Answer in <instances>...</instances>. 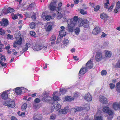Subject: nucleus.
Returning a JSON list of instances; mask_svg holds the SVG:
<instances>
[{"instance_id":"11","label":"nucleus","mask_w":120,"mask_h":120,"mask_svg":"<svg viewBox=\"0 0 120 120\" xmlns=\"http://www.w3.org/2000/svg\"><path fill=\"white\" fill-rule=\"evenodd\" d=\"M88 71L87 67H82L80 69L79 73V75L81 76V75H83Z\"/></svg>"},{"instance_id":"44","label":"nucleus","mask_w":120,"mask_h":120,"mask_svg":"<svg viewBox=\"0 0 120 120\" xmlns=\"http://www.w3.org/2000/svg\"><path fill=\"white\" fill-rule=\"evenodd\" d=\"M100 8V6L99 5H97L94 7V11H98Z\"/></svg>"},{"instance_id":"19","label":"nucleus","mask_w":120,"mask_h":120,"mask_svg":"<svg viewBox=\"0 0 120 120\" xmlns=\"http://www.w3.org/2000/svg\"><path fill=\"white\" fill-rule=\"evenodd\" d=\"M101 31L100 28L98 27H95L93 30L92 33L94 34L97 35L99 34Z\"/></svg>"},{"instance_id":"15","label":"nucleus","mask_w":120,"mask_h":120,"mask_svg":"<svg viewBox=\"0 0 120 120\" xmlns=\"http://www.w3.org/2000/svg\"><path fill=\"white\" fill-rule=\"evenodd\" d=\"M99 99L100 101L103 104H107L108 102L107 98L104 96H100Z\"/></svg>"},{"instance_id":"10","label":"nucleus","mask_w":120,"mask_h":120,"mask_svg":"<svg viewBox=\"0 0 120 120\" xmlns=\"http://www.w3.org/2000/svg\"><path fill=\"white\" fill-rule=\"evenodd\" d=\"M79 18L77 16H75L72 19H69L67 21L68 24H70V23H72L73 24L76 25L78 21L79 20Z\"/></svg>"},{"instance_id":"61","label":"nucleus","mask_w":120,"mask_h":120,"mask_svg":"<svg viewBox=\"0 0 120 120\" xmlns=\"http://www.w3.org/2000/svg\"><path fill=\"white\" fill-rule=\"evenodd\" d=\"M21 88L22 93V92H25L27 90V89L25 88L21 87Z\"/></svg>"},{"instance_id":"28","label":"nucleus","mask_w":120,"mask_h":120,"mask_svg":"<svg viewBox=\"0 0 120 120\" xmlns=\"http://www.w3.org/2000/svg\"><path fill=\"white\" fill-rule=\"evenodd\" d=\"M112 53L110 51L105 50V55L106 57H110L111 56Z\"/></svg>"},{"instance_id":"63","label":"nucleus","mask_w":120,"mask_h":120,"mask_svg":"<svg viewBox=\"0 0 120 120\" xmlns=\"http://www.w3.org/2000/svg\"><path fill=\"white\" fill-rule=\"evenodd\" d=\"M42 115L40 114L38 116V120H42Z\"/></svg>"},{"instance_id":"41","label":"nucleus","mask_w":120,"mask_h":120,"mask_svg":"<svg viewBox=\"0 0 120 120\" xmlns=\"http://www.w3.org/2000/svg\"><path fill=\"white\" fill-rule=\"evenodd\" d=\"M55 95V94H54V93H53L52 94L53 96V99L54 101H56L58 100V96H54V95Z\"/></svg>"},{"instance_id":"25","label":"nucleus","mask_w":120,"mask_h":120,"mask_svg":"<svg viewBox=\"0 0 120 120\" xmlns=\"http://www.w3.org/2000/svg\"><path fill=\"white\" fill-rule=\"evenodd\" d=\"M85 100L88 101H90L92 100V96L90 94L88 93V94H86L85 97Z\"/></svg>"},{"instance_id":"62","label":"nucleus","mask_w":120,"mask_h":120,"mask_svg":"<svg viewBox=\"0 0 120 120\" xmlns=\"http://www.w3.org/2000/svg\"><path fill=\"white\" fill-rule=\"evenodd\" d=\"M71 111H72V112L74 113H75L77 112L75 107L71 109Z\"/></svg>"},{"instance_id":"54","label":"nucleus","mask_w":120,"mask_h":120,"mask_svg":"<svg viewBox=\"0 0 120 120\" xmlns=\"http://www.w3.org/2000/svg\"><path fill=\"white\" fill-rule=\"evenodd\" d=\"M31 18L33 20H35L36 18L35 14V13H33V14L31 16Z\"/></svg>"},{"instance_id":"30","label":"nucleus","mask_w":120,"mask_h":120,"mask_svg":"<svg viewBox=\"0 0 120 120\" xmlns=\"http://www.w3.org/2000/svg\"><path fill=\"white\" fill-rule=\"evenodd\" d=\"M19 16L20 17H21V14H17L14 15L13 14H12L11 16H12V18L13 20H15L17 18V17Z\"/></svg>"},{"instance_id":"53","label":"nucleus","mask_w":120,"mask_h":120,"mask_svg":"<svg viewBox=\"0 0 120 120\" xmlns=\"http://www.w3.org/2000/svg\"><path fill=\"white\" fill-rule=\"evenodd\" d=\"M109 85L110 88L111 89H113L115 88V85L112 83H111Z\"/></svg>"},{"instance_id":"48","label":"nucleus","mask_w":120,"mask_h":120,"mask_svg":"<svg viewBox=\"0 0 120 120\" xmlns=\"http://www.w3.org/2000/svg\"><path fill=\"white\" fill-rule=\"evenodd\" d=\"M30 33L31 36L34 37H35L36 36L35 33L34 31H30Z\"/></svg>"},{"instance_id":"8","label":"nucleus","mask_w":120,"mask_h":120,"mask_svg":"<svg viewBox=\"0 0 120 120\" xmlns=\"http://www.w3.org/2000/svg\"><path fill=\"white\" fill-rule=\"evenodd\" d=\"M47 46H44V43L42 40H40L38 42V50L43 49L44 50L47 48Z\"/></svg>"},{"instance_id":"52","label":"nucleus","mask_w":120,"mask_h":120,"mask_svg":"<svg viewBox=\"0 0 120 120\" xmlns=\"http://www.w3.org/2000/svg\"><path fill=\"white\" fill-rule=\"evenodd\" d=\"M51 16L49 15H47L45 16V18L46 20H49L51 19Z\"/></svg>"},{"instance_id":"6","label":"nucleus","mask_w":120,"mask_h":120,"mask_svg":"<svg viewBox=\"0 0 120 120\" xmlns=\"http://www.w3.org/2000/svg\"><path fill=\"white\" fill-rule=\"evenodd\" d=\"M56 39V37L54 35L52 36L50 38V41H51V45L54 48H57L58 47L57 45L58 43L57 42L55 45V41Z\"/></svg>"},{"instance_id":"49","label":"nucleus","mask_w":120,"mask_h":120,"mask_svg":"<svg viewBox=\"0 0 120 120\" xmlns=\"http://www.w3.org/2000/svg\"><path fill=\"white\" fill-rule=\"evenodd\" d=\"M101 75H106L107 74V72L106 70H103L101 72Z\"/></svg>"},{"instance_id":"42","label":"nucleus","mask_w":120,"mask_h":120,"mask_svg":"<svg viewBox=\"0 0 120 120\" xmlns=\"http://www.w3.org/2000/svg\"><path fill=\"white\" fill-rule=\"evenodd\" d=\"M77 111H81L83 109L82 107H75Z\"/></svg>"},{"instance_id":"43","label":"nucleus","mask_w":120,"mask_h":120,"mask_svg":"<svg viewBox=\"0 0 120 120\" xmlns=\"http://www.w3.org/2000/svg\"><path fill=\"white\" fill-rule=\"evenodd\" d=\"M56 116L54 114L53 115H51L50 117V119L51 120H54L56 118Z\"/></svg>"},{"instance_id":"34","label":"nucleus","mask_w":120,"mask_h":120,"mask_svg":"<svg viewBox=\"0 0 120 120\" xmlns=\"http://www.w3.org/2000/svg\"><path fill=\"white\" fill-rule=\"evenodd\" d=\"M27 98V96H24L23 99L27 101H30L32 99V98L31 97H29L28 98V99Z\"/></svg>"},{"instance_id":"33","label":"nucleus","mask_w":120,"mask_h":120,"mask_svg":"<svg viewBox=\"0 0 120 120\" xmlns=\"http://www.w3.org/2000/svg\"><path fill=\"white\" fill-rule=\"evenodd\" d=\"M106 3H105L104 4V7L105 8H106L107 9L109 7L108 4H109V0H106L105 1Z\"/></svg>"},{"instance_id":"9","label":"nucleus","mask_w":120,"mask_h":120,"mask_svg":"<svg viewBox=\"0 0 120 120\" xmlns=\"http://www.w3.org/2000/svg\"><path fill=\"white\" fill-rule=\"evenodd\" d=\"M4 105L9 107L13 108L15 107V102L12 101H6L4 102Z\"/></svg>"},{"instance_id":"45","label":"nucleus","mask_w":120,"mask_h":120,"mask_svg":"<svg viewBox=\"0 0 120 120\" xmlns=\"http://www.w3.org/2000/svg\"><path fill=\"white\" fill-rule=\"evenodd\" d=\"M95 120H102V116H96L95 117V116H94Z\"/></svg>"},{"instance_id":"38","label":"nucleus","mask_w":120,"mask_h":120,"mask_svg":"<svg viewBox=\"0 0 120 120\" xmlns=\"http://www.w3.org/2000/svg\"><path fill=\"white\" fill-rule=\"evenodd\" d=\"M15 11L12 8H9L8 9L7 13L12 12H14Z\"/></svg>"},{"instance_id":"3","label":"nucleus","mask_w":120,"mask_h":120,"mask_svg":"<svg viewBox=\"0 0 120 120\" xmlns=\"http://www.w3.org/2000/svg\"><path fill=\"white\" fill-rule=\"evenodd\" d=\"M102 110L104 112L107 113L109 115L108 117V120H111L112 119L113 117V113L112 111L109 110L108 107L104 106L103 109Z\"/></svg>"},{"instance_id":"22","label":"nucleus","mask_w":120,"mask_h":120,"mask_svg":"<svg viewBox=\"0 0 120 120\" xmlns=\"http://www.w3.org/2000/svg\"><path fill=\"white\" fill-rule=\"evenodd\" d=\"M86 66L87 68L91 69L93 66V64L91 60H89L86 63Z\"/></svg>"},{"instance_id":"1","label":"nucleus","mask_w":120,"mask_h":120,"mask_svg":"<svg viewBox=\"0 0 120 120\" xmlns=\"http://www.w3.org/2000/svg\"><path fill=\"white\" fill-rule=\"evenodd\" d=\"M14 36L16 40L13 43V46L15 48L17 47L18 45H20L22 42V38L21 36V34L19 31H16L14 34Z\"/></svg>"},{"instance_id":"13","label":"nucleus","mask_w":120,"mask_h":120,"mask_svg":"<svg viewBox=\"0 0 120 120\" xmlns=\"http://www.w3.org/2000/svg\"><path fill=\"white\" fill-rule=\"evenodd\" d=\"M52 105L55 109L56 111H58L61 108L60 104L56 101H54L52 103Z\"/></svg>"},{"instance_id":"26","label":"nucleus","mask_w":120,"mask_h":120,"mask_svg":"<svg viewBox=\"0 0 120 120\" xmlns=\"http://www.w3.org/2000/svg\"><path fill=\"white\" fill-rule=\"evenodd\" d=\"M1 25L3 26H6L8 24V21L5 19H3L2 22H0Z\"/></svg>"},{"instance_id":"31","label":"nucleus","mask_w":120,"mask_h":120,"mask_svg":"<svg viewBox=\"0 0 120 120\" xmlns=\"http://www.w3.org/2000/svg\"><path fill=\"white\" fill-rule=\"evenodd\" d=\"M65 99L66 101H71L73 100V98L70 96H68L65 97Z\"/></svg>"},{"instance_id":"40","label":"nucleus","mask_w":120,"mask_h":120,"mask_svg":"<svg viewBox=\"0 0 120 120\" xmlns=\"http://www.w3.org/2000/svg\"><path fill=\"white\" fill-rule=\"evenodd\" d=\"M63 15L61 13H59L58 12L57 16V19H60L62 17Z\"/></svg>"},{"instance_id":"37","label":"nucleus","mask_w":120,"mask_h":120,"mask_svg":"<svg viewBox=\"0 0 120 120\" xmlns=\"http://www.w3.org/2000/svg\"><path fill=\"white\" fill-rule=\"evenodd\" d=\"M80 31V30L79 27H77L76 28L75 31V33L77 35H78L79 34Z\"/></svg>"},{"instance_id":"12","label":"nucleus","mask_w":120,"mask_h":120,"mask_svg":"<svg viewBox=\"0 0 120 120\" xmlns=\"http://www.w3.org/2000/svg\"><path fill=\"white\" fill-rule=\"evenodd\" d=\"M52 105L55 109L56 111H58L61 108L60 104L56 101H54L52 103Z\"/></svg>"},{"instance_id":"5","label":"nucleus","mask_w":120,"mask_h":120,"mask_svg":"<svg viewBox=\"0 0 120 120\" xmlns=\"http://www.w3.org/2000/svg\"><path fill=\"white\" fill-rule=\"evenodd\" d=\"M42 100L46 102L47 103H50L51 101V97L49 96V94L46 92L43 93L42 94Z\"/></svg>"},{"instance_id":"60","label":"nucleus","mask_w":120,"mask_h":120,"mask_svg":"<svg viewBox=\"0 0 120 120\" xmlns=\"http://www.w3.org/2000/svg\"><path fill=\"white\" fill-rule=\"evenodd\" d=\"M10 46V44H8V46H5V47L4 49L8 50L11 47Z\"/></svg>"},{"instance_id":"59","label":"nucleus","mask_w":120,"mask_h":120,"mask_svg":"<svg viewBox=\"0 0 120 120\" xmlns=\"http://www.w3.org/2000/svg\"><path fill=\"white\" fill-rule=\"evenodd\" d=\"M80 13L81 14L85 15L86 14V11H85L83 9H81L80 11Z\"/></svg>"},{"instance_id":"35","label":"nucleus","mask_w":120,"mask_h":120,"mask_svg":"<svg viewBox=\"0 0 120 120\" xmlns=\"http://www.w3.org/2000/svg\"><path fill=\"white\" fill-rule=\"evenodd\" d=\"M59 90L61 92V94L63 95L67 91V90L65 88L63 89L60 88L59 89Z\"/></svg>"},{"instance_id":"23","label":"nucleus","mask_w":120,"mask_h":120,"mask_svg":"<svg viewBox=\"0 0 120 120\" xmlns=\"http://www.w3.org/2000/svg\"><path fill=\"white\" fill-rule=\"evenodd\" d=\"M100 17L101 18L104 20V22H105L107 21V19L109 17L106 14L104 13H102L100 15Z\"/></svg>"},{"instance_id":"7","label":"nucleus","mask_w":120,"mask_h":120,"mask_svg":"<svg viewBox=\"0 0 120 120\" xmlns=\"http://www.w3.org/2000/svg\"><path fill=\"white\" fill-rule=\"evenodd\" d=\"M96 55L95 57V60L97 62H99L102 59V52L100 51H98L96 52Z\"/></svg>"},{"instance_id":"36","label":"nucleus","mask_w":120,"mask_h":120,"mask_svg":"<svg viewBox=\"0 0 120 120\" xmlns=\"http://www.w3.org/2000/svg\"><path fill=\"white\" fill-rule=\"evenodd\" d=\"M116 90L117 91H118L120 90V81L117 82L116 85Z\"/></svg>"},{"instance_id":"46","label":"nucleus","mask_w":120,"mask_h":120,"mask_svg":"<svg viewBox=\"0 0 120 120\" xmlns=\"http://www.w3.org/2000/svg\"><path fill=\"white\" fill-rule=\"evenodd\" d=\"M120 65L119 61L114 66V68H120Z\"/></svg>"},{"instance_id":"20","label":"nucleus","mask_w":120,"mask_h":120,"mask_svg":"<svg viewBox=\"0 0 120 120\" xmlns=\"http://www.w3.org/2000/svg\"><path fill=\"white\" fill-rule=\"evenodd\" d=\"M114 109L117 110L119 109H120V101L118 104L117 102H115L112 105Z\"/></svg>"},{"instance_id":"64","label":"nucleus","mask_w":120,"mask_h":120,"mask_svg":"<svg viewBox=\"0 0 120 120\" xmlns=\"http://www.w3.org/2000/svg\"><path fill=\"white\" fill-rule=\"evenodd\" d=\"M8 39H10L13 38V36L12 35H10V34H8L7 35Z\"/></svg>"},{"instance_id":"57","label":"nucleus","mask_w":120,"mask_h":120,"mask_svg":"<svg viewBox=\"0 0 120 120\" xmlns=\"http://www.w3.org/2000/svg\"><path fill=\"white\" fill-rule=\"evenodd\" d=\"M0 55L1 57L0 58L1 61H2V60H6V59L4 57V56L2 54H1Z\"/></svg>"},{"instance_id":"56","label":"nucleus","mask_w":120,"mask_h":120,"mask_svg":"<svg viewBox=\"0 0 120 120\" xmlns=\"http://www.w3.org/2000/svg\"><path fill=\"white\" fill-rule=\"evenodd\" d=\"M79 97V95L77 93H75L74 94V95L73 96V100H74V99H77Z\"/></svg>"},{"instance_id":"58","label":"nucleus","mask_w":120,"mask_h":120,"mask_svg":"<svg viewBox=\"0 0 120 120\" xmlns=\"http://www.w3.org/2000/svg\"><path fill=\"white\" fill-rule=\"evenodd\" d=\"M84 109L86 110L87 111L88 110L90 109V107L88 105H85L84 107Z\"/></svg>"},{"instance_id":"2","label":"nucleus","mask_w":120,"mask_h":120,"mask_svg":"<svg viewBox=\"0 0 120 120\" xmlns=\"http://www.w3.org/2000/svg\"><path fill=\"white\" fill-rule=\"evenodd\" d=\"M78 25L79 26H83L84 27L87 28L89 27V22L86 20H83L82 19L79 18L78 22Z\"/></svg>"},{"instance_id":"29","label":"nucleus","mask_w":120,"mask_h":120,"mask_svg":"<svg viewBox=\"0 0 120 120\" xmlns=\"http://www.w3.org/2000/svg\"><path fill=\"white\" fill-rule=\"evenodd\" d=\"M59 33L60 36L62 38L64 37L66 34V32L64 30H61L59 32Z\"/></svg>"},{"instance_id":"14","label":"nucleus","mask_w":120,"mask_h":120,"mask_svg":"<svg viewBox=\"0 0 120 120\" xmlns=\"http://www.w3.org/2000/svg\"><path fill=\"white\" fill-rule=\"evenodd\" d=\"M56 1H53L51 2L49 6L50 9L52 11H53L55 10L56 8Z\"/></svg>"},{"instance_id":"27","label":"nucleus","mask_w":120,"mask_h":120,"mask_svg":"<svg viewBox=\"0 0 120 120\" xmlns=\"http://www.w3.org/2000/svg\"><path fill=\"white\" fill-rule=\"evenodd\" d=\"M38 106V98H36L34 100L33 103V107L34 108L37 109Z\"/></svg>"},{"instance_id":"47","label":"nucleus","mask_w":120,"mask_h":120,"mask_svg":"<svg viewBox=\"0 0 120 120\" xmlns=\"http://www.w3.org/2000/svg\"><path fill=\"white\" fill-rule=\"evenodd\" d=\"M27 107V104L26 103H24L23 104L21 108L22 109H25Z\"/></svg>"},{"instance_id":"51","label":"nucleus","mask_w":120,"mask_h":120,"mask_svg":"<svg viewBox=\"0 0 120 120\" xmlns=\"http://www.w3.org/2000/svg\"><path fill=\"white\" fill-rule=\"evenodd\" d=\"M30 25V27L31 29H33L35 26V24L34 22H32L31 23Z\"/></svg>"},{"instance_id":"55","label":"nucleus","mask_w":120,"mask_h":120,"mask_svg":"<svg viewBox=\"0 0 120 120\" xmlns=\"http://www.w3.org/2000/svg\"><path fill=\"white\" fill-rule=\"evenodd\" d=\"M114 6V5L112 4L109 7H108V8H107V9L109 11H112Z\"/></svg>"},{"instance_id":"16","label":"nucleus","mask_w":120,"mask_h":120,"mask_svg":"<svg viewBox=\"0 0 120 120\" xmlns=\"http://www.w3.org/2000/svg\"><path fill=\"white\" fill-rule=\"evenodd\" d=\"M69 111V109L68 107H66L65 108L60 110V113L61 114H67Z\"/></svg>"},{"instance_id":"39","label":"nucleus","mask_w":120,"mask_h":120,"mask_svg":"<svg viewBox=\"0 0 120 120\" xmlns=\"http://www.w3.org/2000/svg\"><path fill=\"white\" fill-rule=\"evenodd\" d=\"M5 33V31L2 28L0 29V35H4Z\"/></svg>"},{"instance_id":"17","label":"nucleus","mask_w":120,"mask_h":120,"mask_svg":"<svg viewBox=\"0 0 120 120\" xmlns=\"http://www.w3.org/2000/svg\"><path fill=\"white\" fill-rule=\"evenodd\" d=\"M75 25L72 23H70L69 24H68V28L69 31L71 32L74 31L75 29Z\"/></svg>"},{"instance_id":"21","label":"nucleus","mask_w":120,"mask_h":120,"mask_svg":"<svg viewBox=\"0 0 120 120\" xmlns=\"http://www.w3.org/2000/svg\"><path fill=\"white\" fill-rule=\"evenodd\" d=\"M120 2L118 1L117 2L116 4V6L114 9V12L116 13H117L120 10Z\"/></svg>"},{"instance_id":"18","label":"nucleus","mask_w":120,"mask_h":120,"mask_svg":"<svg viewBox=\"0 0 120 120\" xmlns=\"http://www.w3.org/2000/svg\"><path fill=\"white\" fill-rule=\"evenodd\" d=\"M21 87H18L15 88L14 89H13V91L14 90L16 94L18 95H20L22 94V91Z\"/></svg>"},{"instance_id":"50","label":"nucleus","mask_w":120,"mask_h":120,"mask_svg":"<svg viewBox=\"0 0 120 120\" xmlns=\"http://www.w3.org/2000/svg\"><path fill=\"white\" fill-rule=\"evenodd\" d=\"M52 29V26L51 25H49L47 27V30L48 31H50Z\"/></svg>"},{"instance_id":"24","label":"nucleus","mask_w":120,"mask_h":120,"mask_svg":"<svg viewBox=\"0 0 120 120\" xmlns=\"http://www.w3.org/2000/svg\"><path fill=\"white\" fill-rule=\"evenodd\" d=\"M31 45L29 43H26L25 45H24L23 47L22 51L23 52H24L27 50L30 47Z\"/></svg>"},{"instance_id":"4","label":"nucleus","mask_w":120,"mask_h":120,"mask_svg":"<svg viewBox=\"0 0 120 120\" xmlns=\"http://www.w3.org/2000/svg\"><path fill=\"white\" fill-rule=\"evenodd\" d=\"M13 90V89H10L9 90L4 91L0 93L1 97L4 99H7L8 98L9 94H10V93L12 92Z\"/></svg>"},{"instance_id":"32","label":"nucleus","mask_w":120,"mask_h":120,"mask_svg":"<svg viewBox=\"0 0 120 120\" xmlns=\"http://www.w3.org/2000/svg\"><path fill=\"white\" fill-rule=\"evenodd\" d=\"M69 43V41L68 39L65 38L63 42V44L64 45L66 46Z\"/></svg>"}]
</instances>
